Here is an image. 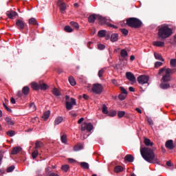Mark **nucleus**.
<instances>
[{"mask_svg":"<svg viewBox=\"0 0 176 176\" xmlns=\"http://www.w3.org/2000/svg\"><path fill=\"white\" fill-rule=\"evenodd\" d=\"M155 148H150L149 147H141L140 154L142 158L148 163L159 164L160 160L155 156L154 151Z\"/></svg>","mask_w":176,"mask_h":176,"instance_id":"nucleus-1","label":"nucleus"},{"mask_svg":"<svg viewBox=\"0 0 176 176\" xmlns=\"http://www.w3.org/2000/svg\"><path fill=\"white\" fill-rule=\"evenodd\" d=\"M173 34V30L169 28L168 25L164 24L158 27V36L160 39H166L170 36Z\"/></svg>","mask_w":176,"mask_h":176,"instance_id":"nucleus-2","label":"nucleus"},{"mask_svg":"<svg viewBox=\"0 0 176 176\" xmlns=\"http://www.w3.org/2000/svg\"><path fill=\"white\" fill-rule=\"evenodd\" d=\"M128 26L133 28H140L142 26V22L141 20L137 18H129L126 19V23Z\"/></svg>","mask_w":176,"mask_h":176,"instance_id":"nucleus-3","label":"nucleus"},{"mask_svg":"<svg viewBox=\"0 0 176 176\" xmlns=\"http://www.w3.org/2000/svg\"><path fill=\"white\" fill-rule=\"evenodd\" d=\"M91 91L96 95H100L103 91V86L101 84L96 83L92 85Z\"/></svg>","mask_w":176,"mask_h":176,"instance_id":"nucleus-4","label":"nucleus"},{"mask_svg":"<svg viewBox=\"0 0 176 176\" xmlns=\"http://www.w3.org/2000/svg\"><path fill=\"white\" fill-rule=\"evenodd\" d=\"M94 129V125L89 122H84L81 124L80 130L81 131L91 132Z\"/></svg>","mask_w":176,"mask_h":176,"instance_id":"nucleus-5","label":"nucleus"},{"mask_svg":"<svg viewBox=\"0 0 176 176\" xmlns=\"http://www.w3.org/2000/svg\"><path fill=\"white\" fill-rule=\"evenodd\" d=\"M138 82L139 85H141L148 84V82H149V76H145V75H141L139 77H138Z\"/></svg>","mask_w":176,"mask_h":176,"instance_id":"nucleus-6","label":"nucleus"},{"mask_svg":"<svg viewBox=\"0 0 176 176\" xmlns=\"http://www.w3.org/2000/svg\"><path fill=\"white\" fill-rule=\"evenodd\" d=\"M76 105V100L75 98H72L70 99V102L67 101L66 102V109L67 111H70L73 109V106Z\"/></svg>","mask_w":176,"mask_h":176,"instance_id":"nucleus-7","label":"nucleus"},{"mask_svg":"<svg viewBox=\"0 0 176 176\" xmlns=\"http://www.w3.org/2000/svg\"><path fill=\"white\" fill-rule=\"evenodd\" d=\"M16 27L19 30H23L25 27V23L23 22L22 20L21 19H18L16 20Z\"/></svg>","mask_w":176,"mask_h":176,"instance_id":"nucleus-8","label":"nucleus"},{"mask_svg":"<svg viewBox=\"0 0 176 176\" xmlns=\"http://www.w3.org/2000/svg\"><path fill=\"white\" fill-rule=\"evenodd\" d=\"M98 23L101 25H107L108 26V24L109 23V20H107L106 18L101 16H98Z\"/></svg>","mask_w":176,"mask_h":176,"instance_id":"nucleus-9","label":"nucleus"},{"mask_svg":"<svg viewBox=\"0 0 176 176\" xmlns=\"http://www.w3.org/2000/svg\"><path fill=\"white\" fill-rule=\"evenodd\" d=\"M126 78L128 79V80H130V82H136V77L131 72H127L126 73Z\"/></svg>","mask_w":176,"mask_h":176,"instance_id":"nucleus-10","label":"nucleus"},{"mask_svg":"<svg viewBox=\"0 0 176 176\" xmlns=\"http://www.w3.org/2000/svg\"><path fill=\"white\" fill-rule=\"evenodd\" d=\"M63 0H59V1H58V4L60 6V10L62 14H65V10L67 9V6L65 4V3H63Z\"/></svg>","mask_w":176,"mask_h":176,"instance_id":"nucleus-11","label":"nucleus"},{"mask_svg":"<svg viewBox=\"0 0 176 176\" xmlns=\"http://www.w3.org/2000/svg\"><path fill=\"white\" fill-rule=\"evenodd\" d=\"M165 146L167 149L173 150L175 148V146L173 144V140H168L166 142Z\"/></svg>","mask_w":176,"mask_h":176,"instance_id":"nucleus-12","label":"nucleus"},{"mask_svg":"<svg viewBox=\"0 0 176 176\" xmlns=\"http://www.w3.org/2000/svg\"><path fill=\"white\" fill-rule=\"evenodd\" d=\"M99 15L91 14L88 17V22L90 23H94L96 19H98Z\"/></svg>","mask_w":176,"mask_h":176,"instance_id":"nucleus-13","label":"nucleus"},{"mask_svg":"<svg viewBox=\"0 0 176 176\" xmlns=\"http://www.w3.org/2000/svg\"><path fill=\"white\" fill-rule=\"evenodd\" d=\"M8 17L10 19H13L14 17L18 16V14L16 12L11 11V12H7L6 13Z\"/></svg>","mask_w":176,"mask_h":176,"instance_id":"nucleus-14","label":"nucleus"},{"mask_svg":"<svg viewBox=\"0 0 176 176\" xmlns=\"http://www.w3.org/2000/svg\"><path fill=\"white\" fill-rule=\"evenodd\" d=\"M124 160L129 162H133L135 160V157H133V155H132V154H127L124 157Z\"/></svg>","mask_w":176,"mask_h":176,"instance_id":"nucleus-15","label":"nucleus"},{"mask_svg":"<svg viewBox=\"0 0 176 176\" xmlns=\"http://www.w3.org/2000/svg\"><path fill=\"white\" fill-rule=\"evenodd\" d=\"M48 88H49V87L46 83L39 82V89H41L42 91H46V90H47Z\"/></svg>","mask_w":176,"mask_h":176,"instance_id":"nucleus-16","label":"nucleus"},{"mask_svg":"<svg viewBox=\"0 0 176 176\" xmlns=\"http://www.w3.org/2000/svg\"><path fill=\"white\" fill-rule=\"evenodd\" d=\"M31 87L34 91H39L40 89V86L39 84H38L37 82H32L31 83Z\"/></svg>","mask_w":176,"mask_h":176,"instance_id":"nucleus-17","label":"nucleus"},{"mask_svg":"<svg viewBox=\"0 0 176 176\" xmlns=\"http://www.w3.org/2000/svg\"><path fill=\"white\" fill-rule=\"evenodd\" d=\"M144 142L146 146H152L153 145V142L151 141L149 138H144Z\"/></svg>","mask_w":176,"mask_h":176,"instance_id":"nucleus-18","label":"nucleus"},{"mask_svg":"<svg viewBox=\"0 0 176 176\" xmlns=\"http://www.w3.org/2000/svg\"><path fill=\"white\" fill-rule=\"evenodd\" d=\"M30 91V89L28 86H25L22 89V93L24 96H28Z\"/></svg>","mask_w":176,"mask_h":176,"instance_id":"nucleus-19","label":"nucleus"},{"mask_svg":"<svg viewBox=\"0 0 176 176\" xmlns=\"http://www.w3.org/2000/svg\"><path fill=\"white\" fill-rule=\"evenodd\" d=\"M162 80L164 82H170L171 78L170 76L166 74L164 76H162Z\"/></svg>","mask_w":176,"mask_h":176,"instance_id":"nucleus-20","label":"nucleus"},{"mask_svg":"<svg viewBox=\"0 0 176 176\" xmlns=\"http://www.w3.org/2000/svg\"><path fill=\"white\" fill-rule=\"evenodd\" d=\"M21 147H14L12 150L11 154L12 155H16L18 154L20 151H21Z\"/></svg>","mask_w":176,"mask_h":176,"instance_id":"nucleus-21","label":"nucleus"},{"mask_svg":"<svg viewBox=\"0 0 176 176\" xmlns=\"http://www.w3.org/2000/svg\"><path fill=\"white\" fill-rule=\"evenodd\" d=\"M176 72V69H170V68H166V74L167 75H169L171 76V75H173V74H175Z\"/></svg>","mask_w":176,"mask_h":176,"instance_id":"nucleus-22","label":"nucleus"},{"mask_svg":"<svg viewBox=\"0 0 176 176\" xmlns=\"http://www.w3.org/2000/svg\"><path fill=\"white\" fill-rule=\"evenodd\" d=\"M170 87V85L169 83L163 82H162V83L160 84V88H161L162 89H169Z\"/></svg>","mask_w":176,"mask_h":176,"instance_id":"nucleus-23","label":"nucleus"},{"mask_svg":"<svg viewBox=\"0 0 176 176\" xmlns=\"http://www.w3.org/2000/svg\"><path fill=\"white\" fill-rule=\"evenodd\" d=\"M119 35L118 34H112L111 35V41L116 42L118 41Z\"/></svg>","mask_w":176,"mask_h":176,"instance_id":"nucleus-24","label":"nucleus"},{"mask_svg":"<svg viewBox=\"0 0 176 176\" xmlns=\"http://www.w3.org/2000/svg\"><path fill=\"white\" fill-rule=\"evenodd\" d=\"M44 144L43 142H42L41 141H36V144H35V149H38V148H41L42 147H43Z\"/></svg>","mask_w":176,"mask_h":176,"instance_id":"nucleus-25","label":"nucleus"},{"mask_svg":"<svg viewBox=\"0 0 176 176\" xmlns=\"http://www.w3.org/2000/svg\"><path fill=\"white\" fill-rule=\"evenodd\" d=\"M63 118L61 116H59L58 118H56L55 121H54V124L55 125H58L60 123L63 122Z\"/></svg>","mask_w":176,"mask_h":176,"instance_id":"nucleus-26","label":"nucleus"},{"mask_svg":"<svg viewBox=\"0 0 176 176\" xmlns=\"http://www.w3.org/2000/svg\"><path fill=\"white\" fill-rule=\"evenodd\" d=\"M106 33H107V30H100L98 32V36L99 37L103 38L106 36Z\"/></svg>","mask_w":176,"mask_h":176,"instance_id":"nucleus-27","label":"nucleus"},{"mask_svg":"<svg viewBox=\"0 0 176 176\" xmlns=\"http://www.w3.org/2000/svg\"><path fill=\"white\" fill-rule=\"evenodd\" d=\"M153 45L157 47H164V43L162 41H155L153 43Z\"/></svg>","mask_w":176,"mask_h":176,"instance_id":"nucleus-28","label":"nucleus"},{"mask_svg":"<svg viewBox=\"0 0 176 176\" xmlns=\"http://www.w3.org/2000/svg\"><path fill=\"white\" fill-rule=\"evenodd\" d=\"M69 82L70 83V85H72V87H74L76 85V82L74 77H72V76L69 77Z\"/></svg>","mask_w":176,"mask_h":176,"instance_id":"nucleus-29","label":"nucleus"},{"mask_svg":"<svg viewBox=\"0 0 176 176\" xmlns=\"http://www.w3.org/2000/svg\"><path fill=\"white\" fill-rule=\"evenodd\" d=\"M53 94L55 96L58 97V96H60L61 92L57 88H54L53 89Z\"/></svg>","mask_w":176,"mask_h":176,"instance_id":"nucleus-30","label":"nucleus"},{"mask_svg":"<svg viewBox=\"0 0 176 176\" xmlns=\"http://www.w3.org/2000/svg\"><path fill=\"white\" fill-rule=\"evenodd\" d=\"M50 113H51L50 111H47L44 112L43 116V118L45 120H47L49 118L50 116Z\"/></svg>","mask_w":176,"mask_h":176,"instance_id":"nucleus-31","label":"nucleus"},{"mask_svg":"<svg viewBox=\"0 0 176 176\" xmlns=\"http://www.w3.org/2000/svg\"><path fill=\"white\" fill-rule=\"evenodd\" d=\"M29 23H30V25H38V22L36 21V19H34V18L30 19L29 20Z\"/></svg>","mask_w":176,"mask_h":176,"instance_id":"nucleus-32","label":"nucleus"},{"mask_svg":"<svg viewBox=\"0 0 176 176\" xmlns=\"http://www.w3.org/2000/svg\"><path fill=\"white\" fill-rule=\"evenodd\" d=\"M83 149V145L82 144H76L74 146V151H79Z\"/></svg>","mask_w":176,"mask_h":176,"instance_id":"nucleus-33","label":"nucleus"},{"mask_svg":"<svg viewBox=\"0 0 176 176\" xmlns=\"http://www.w3.org/2000/svg\"><path fill=\"white\" fill-rule=\"evenodd\" d=\"M80 166H81V168H82L84 169H89V165L87 162H81L80 164Z\"/></svg>","mask_w":176,"mask_h":176,"instance_id":"nucleus-34","label":"nucleus"},{"mask_svg":"<svg viewBox=\"0 0 176 176\" xmlns=\"http://www.w3.org/2000/svg\"><path fill=\"white\" fill-rule=\"evenodd\" d=\"M120 56H121L122 57L125 58V57H126V56H129V54H128V52H127V51H126V50L123 49V50H122L121 52H120Z\"/></svg>","mask_w":176,"mask_h":176,"instance_id":"nucleus-35","label":"nucleus"},{"mask_svg":"<svg viewBox=\"0 0 176 176\" xmlns=\"http://www.w3.org/2000/svg\"><path fill=\"white\" fill-rule=\"evenodd\" d=\"M6 121L8 123V124L13 126L14 124V122L13 120H12V119L9 117H6Z\"/></svg>","mask_w":176,"mask_h":176,"instance_id":"nucleus-36","label":"nucleus"},{"mask_svg":"<svg viewBox=\"0 0 176 176\" xmlns=\"http://www.w3.org/2000/svg\"><path fill=\"white\" fill-rule=\"evenodd\" d=\"M125 115H126V112L124 111H118V118H122Z\"/></svg>","mask_w":176,"mask_h":176,"instance_id":"nucleus-37","label":"nucleus"},{"mask_svg":"<svg viewBox=\"0 0 176 176\" xmlns=\"http://www.w3.org/2000/svg\"><path fill=\"white\" fill-rule=\"evenodd\" d=\"M154 56H155V58L157 60H161V61H162V62L164 61V59L162 58V56L160 54H157V53H154Z\"/></svg>","mask_w":176,"mask_h":176,"instance_id":"nucleus-38","label":"nucleus"},{"mask_svg":"<svg viewBox=\"0 0 176 176\" xmlns=\"http://www.w3.org/2000/svg\"><path fill=\"white\" fill-rule=\"evenodd\" d=\"M114 170L116 173H119L124 170V168L122 166H116V167H115Z\"/></svg>","mask_w":176,"mask_h":176,"instance_id":"nucleus-39","label":"nucleus"},{"mask_svg":"<svg viewBox=\"0 0 176 176\" xmlns=\"http://www.w3.org/2000/svg\"><path fill=\"white\" fill-rule=\"evenodd\" d=\"M117 115V111L116 110L111 111L108 113V116L110 117H115Z\"/></svg>","mask_w":176,"mask_h":176,"instance_id":"nucleus-40","label":"nucleus"},{"mask_svg":"<svg viewBox=\"0 0 176 176\" xmlns=\"http://www.w3.org/2000/svg\"><path fill=\"white\" fill-rule=\"evenodd\" d=\"M105 72V69H101L98 73V76H99L100 78H102Z\"/></svg>","mask_w":176,"mask_h":176,"instance_id":"nucleus-41","label":"nucleus"},{"mask_svg":"<svg viewBox=\"0 0 176 176\" xmlns=\"http://www.w3.org/2000/svg\"><path fill=\"white\" fill-rule=\"evenodd\" d=\"M6 134L10 137H13L15 135V131L13 130H10L6 132Z\"/></svg>","mask_w":176,"mask_h":176,"instance_id":"nucleus-42","label":"nucleus"},{"mask_svg":"<svg viewBox=\"0 0 176 176\" xmlns=\"http://www.w3.org/2000/svg\"><path fill=\"white\" fill-rule=\"evenodd\" d=\"M102 111L104 114H108V107L106 105L102 106Z\"/></svg>","mask_w":176,"mask_h":176,"instance_id":"nucleus-43","label":"nucleus"},{"mask_svg":"<svg viewBox=\"0 0 176 176\" xmlns=\"http://www.w3.org/2000/svg\"><path fill=\"white\" fill-rule=\"evenodd\" d=\"M38 155V150H34V151H33V153H32V158L34 160L37 157Z\"/></svg>","mask_w":176,"mask_h":176,"instance_id":"nucleus-44","label":"nucleus"},{"mask_svg":"<svg viewBox=\"0 0 176 176\" xmlns=\"http://www.w3.org/2000/svg\"><path fill=\"white\" fill-rule=\"evenodd\" d=\"M61 141H62V143H63V144L67 143V135L65 134L62 135Z\"/></svg>","mask_w":176,"mask_h":176,"instance_id":"nucleus-45","label":"nucleus"},{"mask_svg":"<svg viewBox=\"0 0 176 176\" xmlns=\"http://www.w3.org/2000/svg\"><path fill=\"white\" fill-rule=\"evenodd\" d=\"M120 32H121L124 36H128V34H129V30H128L124 28V29H120Z\"/></svg>","mask_w":176,"mask_h":176,"instance_id":"nucleus-46","label":"nucleus"},{"mask_svg":"<svg viewBox=\"0 0 176 176\" xmlns=\"http://www.w3.org/2000/svg\"><path fill=\"white\" fill-rule=\"evenodd\" d=\"M120 91H121L122 94H125V95L128 94V91H127V90L124 87H120Z\"/></svg>","mask_w":176,"mask_h":176,"instance_id":"nucleus-47","label":"nucleus"},{"mask_svg":"<svg viewBox=\"0 0 176 176\" xmlns=\"http://www.w3.org/2000/svg\"><path fill=\"white\" fill-rule=\"evenodd\" d=\"M65 32H72L73 29L70 26L67 25V26L65 27Z\"/></svg>","mask_w":176,"mask_h":176,"instance_id":"nucleus-48","label":"nucleus"},{"mask_svg":"<svg viewBox=\"0 0 176 176\" xmlns=\"http://www.w3.org/2000/svg\"><path fill=\"white\" fill-rule=\"evenodd\" d=\"M70 25H72V26L74 27V28H76V29H78L79 28L78 23H77L76 22L72 21V22H70Z\"/></svg>","mask_w":176,"mask_h":176,"instance_id":"nucleus-49","label":"nucleus"},{"mask_svg":"<svg viewBox=\"0 0 176 176\" xmlns=\"http://www.w3.org/2000/svg\"><path fill=\"white\" fill-rule=\"evenodd\" d=\"M69 169V166L68 165H63V166H62V170H63V171L67 173Z\"/></svg>","mask_w":176,"mask_h":176,"instance_id":"nucleus-50","label":"nucleus"},{"mask_svg":"<svg viewBox=\"0 0 176 176\" xmlns=\"http://www.w3.org/2000/svg\"><path fill=\"white\" fill-rule=\"evenodd\" d=\"M104 38H105L106 40L110 39V38H111V32H106Z\"/></svg>","mask_w":176,"mask_h":176,"instance_id":"nucleus-51","label":"nucleus"},{"mask_svg":"<svg viewBox=\"0 0 176 176\" xmlns=\"http://www.w3.org/2000/svg\"><path fill=\"white\" fill-rule=\"evenodd\" d=\"M118 98L120 101H123L126 99V96L123 95V94H120L118 96Z\"/></svg>","mask_w":176,"mask_h":176,"instance_id":"nucleus-52","label":"nucleus"},{"mask_svg":"<svg viewBox=\"0 0 176 176\" xmlns=\"http://www.w3.org/2000/svg\"><path fill=\"white\" fill-rule=\"evenodd\" d=\"M3 105L4 108H5V109H6L8 112L12 113L11 109L9 108L4 102L3 103Z\"/></svg>","mask_w":176,"mask_h":176,"instance_id":"nucleus-53","label":"nucleus"},{"mask_svg":"<svg viewBox=\"0 0 176 176\" xmlns=\"http://www.w3.org/2000/svg\"><path fill=\"white\" fill-rule=\"evenodd\" d=\"M170 63L172 67H176V59H171Z\"/></svg>","mask_w":176,"mask_h":176,"instance_id":"nucleus-54","label":"nucleus"},{"mask_svg":"<svg viewBox=\"0 0 176 176\" xmlns=\"http://www.w3.org/2000/svg\"><path fill=\"white\" fill-rule=\"evenodd\" d=\"M147 122L149 124V125L153 126V120L152 118L147 117Z\"/></svg>","mask_w":176,"mask_h":176,"instance_id":"nucleus-55","label":"nucleus"},{"mask_svg":"<svg viewBox=\"0 0 176 176\" xmlns=\"http://www.w3.org/2000/svg\"><path fill=\"white\" fill-rule=\"evenodd\" d=\"M166 69H167L166 68V67L161 68V69L159 70L158 74H159V75H162V74H163V72H164V71H165V72H166Z\"/></svg>","mask_w":176,"mask_h":176,"instance_id":"nucleus-56","label":"nucleus"},{"mask_svg":"<svg viewBox=\"0 0 176 176\" xmlns=\"http://www.w3.org/2000/svg\"><path fill=\"white\" fill-rule=\"evenodd\" d=\"M14 170V166H10V167L8 168V169H7L6 171H7L8 173H11V172H12Z\"/></svg>","mask_w":176,"mask_h":176,"instance_id":"nucleus-57","label":"nucleus"},{"mask_svg":"<svg viewBox=\"0 0 176 176\" xmlns=\"http://www.w3.org/2000/svg\"><path fill=\"white\" fill-rule=\"evenodd\" d=\"M82 98L85 100H89V96L85 94H83L82 96Z\"/></svg>","mask_w":176,"mask_h":176,"instance_id":"nucleus-58","label":"nucleus"},{"mask_svg":"<svg viewBox=\"0 0 176 176\" xmlns=\"http://www.w3.org/2000/svg\"><path fill=\"white\" fill-rule=\"evenodd\" d=\"M162 64H163V63H162V62L157 61V62H156V63H155V68H158V67L162 66Z\"/></svg>","mask_w":176,"mask_h":176,"instance_id":"nucleus-59","label":"nucleus"},{"mask_svg":"<svg viewBox=\"0 0 176 176\" xmlns=\"http://www.w3.org/2000/svg\"><path fill=\"white\" fill-rule=\"evenodd\" d=\"M3 154H4L3 151H0V166L1 164V162L3 157Z\"/></svg>","mask_w":176,"mask_h":176,"instance_id":"nucleus-60","label":"nucleus"},{"mask_svg":"<svg viewBox=\"0 0 176 176\" xmlns=\"http://www.w3.org/2000/svg\"><path fill=\"white\" fill-rule=\"evenodd\" d=\"M111 82L115 85V86H118L119 84L118 82V80L116 79H112Z\"/></svg>","mask_w":176,"mask_h":176,"instance_id":"nucleus-61","label":"nucleus"},{"mask_svg":"<svg viewBox=\"0 0 176 176\" xmlns=\"http://www.w3.org/2000/svg\"><path fill=\"white\" fill-rule=\"evenodd\" d=\"M98 47L99 50H102L105 49V45H104L102 44H100V45H98Z\"/></svg>","mask_w":176,"mask_h":176,"instance_id":"nucleus-62","label":"nucleus"},{"mask_svg":"<svg viewBox=\"0 0 176 176\" xmlns=\"http://www.w3.org/2000/svg\"><path fill=\"white\" fill-rule=\"evenodd\" d=\"M107 26H109V27H110V28H114V29H118V26L114 25H112V24H111V23H109V24L107 25Z\"/></svg>","mask_w":176,"mask_h":176,"instance_id":"nucleus-63","label":"nucleus"},{"mask_svg":"<svg viewBox=\"0 0 176 176\" xmlns=\"http://www.w3.org/2000/svg\"><path fill=\"white\" fill-rule=\"evenodd\" d=\"M10 102H11V104H15L16 101H15V99H14L13 97H12V98H10Z\"/></svg>","mask_w":176,"mask_h":176,"instance_id":"nucleus-64","label":"nucleus"}]
</instances>
